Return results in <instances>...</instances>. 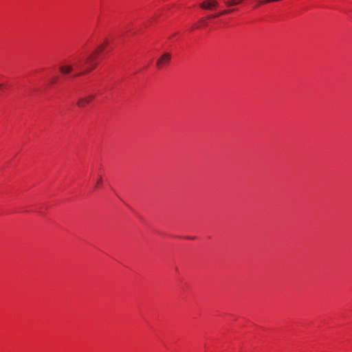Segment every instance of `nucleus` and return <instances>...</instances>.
Here are the masks:
<instances>
[{
	"label": "nucleus",
	"instance_id": "obj_9",
	"mask_svg": "<svg viewBox=\"0 0 352 352\" xmlns=\"http://www.w3.org/2000/svg\"><path fill=\"white\" fill-rule=\"evenodd\" d=\"M1 87V85H0V87Z\"/></svg>",
	"mask_w": 352,
	"mask_h": 352
},
{
	"label": "nucleus",
	"instance_id": "obj_4",
	"mask_svg": "<svg viewBox=\"0 0 352 352\" xmlns=\"http://www.w3.org/2000/svg\"><path fill=\"white\" fill-rule=\"evenodd\" d=\"M95 98L94 95H89L85 97L80 98L78 100L76 105L79 108H84L89 104Z\"/></svg>",
	"mask_w": 352,
	"mask_h": 352
},
{
	"label": "nucleus",
	"instance_id": "obj_7",
	"mask_svg": "<svg viewBox=\"0 0 352 352\" xmlns=\"http://www.w3.org/2000/svg\"><path fill=\"white\" fill-rule=\"evenodd\" d=\"M102 182H103L102 177L101 175H98L97 179L96 180L95 187L100 188L102 186Z\"/></svg>",
	"mask_w": 352,
	"mask_h": 352
},
{
	"label": "nucleus",
	"instance_id": "obj_8",
	"mask_svg": "<svg viewBox=\"0 0 352 352\" xmlns=\"http://www.w3.org/2000/svg\"><path fill=\"white\" fill-rule=\"evenodd\" d=\"M107 44H108V42L105 41L103 44H102L101 45H100L98 47L97 52H100V51L103 50L104 49V47L107 45Z\"/></svg>",
	"mask_w": 352,
	"mask_h": 352
},
{
	"label": "nucleus",
	"instance_id": "obj_5",
	"mask_svg": "<svg viewBox=\"0 0 352 352\" xmlns=\"http://www.w3.org/2000/svg\"><path fill=\"white\" fill-rule=\"evenodd\" d=\"M219 2L217 0H207L203 1L200 4V7L203 9L206 10H212L217 6H218Z\"/></svg>",
	"mask_w": 352,
	"mask_h": 352
},
{
	"label": "nucleus",
	"instance_id": "obj_6",
	"mask_svg": "<svg viewBox=\"0 0 352 352\" xmlns=\"http://www.w3.org/2000/svg\"><path fill=\"white\" fill-rule=\"evenodd\" d=\"M60 72L63 74H67L74 70V66L72 65H65L59 67Z\"/></svg>",
	"mask_w": 352,
	"mask_h": 352
},
{
	"label": "nucleus",
	"instance_id": "obj_1",
	"mask_svg": "<svg viewBox=\"0 0 352 352\" xmlns=\"http://www.w3.org/2000/svg\"><path fill=\"white\" fill-rule=\"evenodd\" d=\"M96 57L95 54H90L85 58H80L76 63V68L82 70L80 72L76 74V76L82 75L85 73L89 72L96 66Z\"/></svg>",
	"mask_w": 352,
	"mask_h": 352
},
{
	"label": "nucleus",
	"instance_id": "obj_3",
	"mask_svg": "<svg viewBox=\"0 0 352 352\" xmlns=\"http://www.w3.org/2000/svg\"><path fill=\"white\" fill-rule=\"evenodd\" d=\"M172 55L169 52L164 53L157 60L156 65L159 69H162L167 65L170 61Z\"/></svg>",
	"mask_w": 352,
	"mask_h": 352
},
{
	"label": "nucleus",
	"instance_id": "obj_2",
	"mask_svg": "<svg viewBox=\"0 0 352 352\" xmlns=\"http://www.w3.org/2000/svg\"><path fill=\"white\" fill-rule=\"evenodd\" d=\"M241 3H242V0H226L224 1V4L226 7L229 8L230 9L222 10L219 14L211 15L210 17H217L220 15H223V14L230 13V12H233L234 10H235V9L233 8L234 6H236Z\"/></svg>",
	"mask_w": 352,
	"mask_h": 352
}]
</instances>
